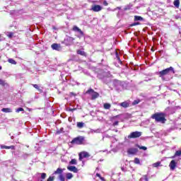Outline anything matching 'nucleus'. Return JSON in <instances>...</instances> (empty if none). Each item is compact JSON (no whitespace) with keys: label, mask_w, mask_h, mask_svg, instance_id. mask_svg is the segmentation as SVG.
I'll return each instance as SVG.
<instances>
[{"label":"nucleus","mask_w":181,"mask_h":181,"mask_svg":"<svg viewBox=\"0 0 181 181\" xmlns=\"http://www.w3.org/2000/svg\"><path fill=\"white\" fill-rule=\"evenodd\" d=\"M152 119H155L156 122H160V124H165L167 121L166 113L165 112H156L151 117Z\"/></svg>","instance_id":"nucleus-1"},{"label":"nucleus","mask_w":181,"mask_h":181,"mask_svg":"<svg viewBox=\"0 0 181 181\" xmlns=\"http://www.w3.org/2000/svg\"><path fill=\"white\" fill-rule=\"evenodd\" d=\"M170 73H173V74H175V69H173V66H170L169 68H167L165 69H163L158 72L159 77L163 78L165 76H169Z\"/></svg>","instance_id":"nucleus-2"},{"label":"nucleus","mask_w":181,"mask_h":181,"mask_svg":"<svg viewBox=\"0 0 181 181\" xmlns=\"http://www.w3.org/2000/svg\"><path fill=\"white\" fill-rule=\"evenodd\" d=\"M85 138L83 136H78L77 137L74 138L71 144L72 145H83L84 144Z\"/></svg>","instance_id":"nucleus-3"},{"label":"nucleus","mask_w":181,"mask_h":181,"mask_svg":"<svg viewBox=\"0 0 181 181\" xmlns=\"http://www.w3.org/2000/svg\"><path fill=\"white\" fill-rule=\"evenodd\" d=\"M86 94H91V100H96V98L100 97V93L95 92L93 88H89L86 92Z\"/></svg>","instance_id":"nucleus-4"},{"label":"nucleus","mask_w":181,"mask_h":181,"mask_svg":"<svg viewBox=\"0 0 181 181\" xmlns=\"http://www.w3.org/2000/svg\"><path fill=\"white\" fill-rule=\"evenodd\" d=\"M74 37H67L62 42L63 45H65V46H71L74 43Z\"/></svg>","instance_id":"nucleus-5"},{"label":"nucleus","mask_w":181,"mask_h":181,"mask_svg":"<svg viewBox=\"0 0 181 181\" xmlns=\"http://www.w3.org/2000/svg\"><path fill=\"white\" fill-rule=\"evenodd\" d=\"M142 135V132H133L132 133H130V134L128 136V139H135L136 138H139L140 136H141Z\"/></svg>","instance_id":"nucleus-6"},{"label":"nucleus","mask_w":181,"mask_h":181,"mask_svg":"<svg viewBox=\"0 0 181 181\" xmlns=\"http://www.w3.org/2000/svg\"><path fill=\"white\" fill-rule=\"evenodd\" d=\"M79 160H83L84 158H90V153L87 151H82L78 154Z\"/></svg>","instance_id":"nucleus-7"},{"label":"nucleus","mask_w":181,"mask_h":181,"mask_svg":"<svg viewBox=\"0 0 181 181\" xmlns=\"http://www.w3.org/2000/svg\"><path fill=\"white\" fill-rule=\"evenodd\" d=\"M103 7L97 4L92 6L90 11H93V12H100V11H102Z\"/></svg>","instance_id":"nucleus-8"},{"label":"nucleus","mask_w":181,"mask_h":181,"mask_svg":"<svg viewBox=\"0 0 181 181\" xmlns=\"http://www.w3.org/2000/svg\"><path fill=\"white\" fill-rule=\"evenodd\" d=\"M52 50H57V52H60L62 50V45L60 44L54 43L51 45Z\"/></svg>","instance_id":"nucleus-9"},{"label":"nucleus","mask_w":181,"mask_h":181,"mask_svg":"<svg viewBox=\"0 0 181 181\" xmlns=\"http://www.w3.org/2000/svg\"><path fill=\"white\" fill-rule=\"evenodd\" d=\"M127 153H129V155H136V153H138V148H130L127 150Z\"/></svg>","instance_id":"nucleus-10"},{"label":"nucleus","mask_w":181,"mask_h":181,"mask_svg":"<svg viewBox=\"0 0 181 181\" xmlns=\"http://www.w3.org/2000/svg\"><path fill=\"white\" fill-rule=\"evenodd\" d=\"M177 163L175 160H172L169 164V168L170 170H175L176 169Z\"/></svg>","instance_id":"nucleus-11"},{"label":"nucleus","mask_w":181,"mask_h":181,"mask_svg":"<svg viewBox=\"0 0 181 181\" xmlns=\"http://www.w3.org/2000/svg\"><path fill=\"white\" fill-rule=\"evenodd\" d=\"M72 30L74 32H78V33H80V35L81 36H84V33L83 32V30H81V29H80L78 27H77L76 25H74L72 28Z\"/></svg>","instance_id":"nucleus-12"},{"label":"nucleus","mask_w":181,"mask_h":181,"mask_svg":"<svg viewBox=\"0 0 181 181\" xmlns=\"http://www.w3.org/2000/svg\"><path fill=\"white\" fill-rule=\"evenodd\" d=\"M67 169L70 172H74V173H77V172H78V169H77L76 166H73V165L68 166Z\"/></svg>","instance_id":"nucleus-13"},{"label":"nucleus","mask_w":181,"mask_h":181,"mask_svg":"<svg viewBox=\"0 0 181 181\" xmlns=\"http://www.w3.org/2000/svg\"><path fill=\"white\" fill-rule=\"evenodd\" d=\"M120 107H122L123 108H128L129 107V101H124L123 103H121L119 104Z\"/></svg>","instance_id":"nucleus-14"},{"label":"nucleus","mask_w":181,"mask_h":181,"mask_svg":"<svg viewBox=\"0 0 181 181\" xmlns=\"http://www.w3.org/2000/svg\"><path fill=\"white\" fill-rule=\"evenodd\" d=\"M77 54H79L80 56H83V57H87V53L84 51H81L80 49H78L76 51Z\"/></svg>","instance_id":"nucleus-15"},{"label":"nucleus","mask_w":181,"mask_h":181,"mask_svg":"<svg viewBox=\"0 0 181 181\" xmlns=\"http://www.w3.org/2000/svg\"><path fill=\"white\" fill-rule=\"evenodd\" d=\"M1 149H12L15 151V146H1Z\"/></svg>","instance_id":"nucleus-16"},{"label":"nucleus","mask_w":181,"mask_h":181,"mask_svg":"<svg viewBox=\"0 0 181 181\" xmlns=\"http://www.w3.org/2000/svg\"><path fill=\"white\" fill-rule=\"evenodd\" d=\"M54 175H63V169L57 168L56 171H54Z\"/></svg>","instance_id":"nucleus-17"},{"label":"nucleus","mask_w":181,"mask_h":181,"mask_svg":"<svg viewBox=\"0 0 181 181\" xmlns=\"http://www.w3.org/2000/svg\"><path fill=\"white\" fill-rule=\"evenodd\" d=\"M173 5H174V6H175V8H179V6H180V1L175 0L173 2Z\"/></svg>","instance_id":"nucleus-18"},{"label":"nucleus","mask_w":181,"mask_h":181,"mask_svg":"<svg viewBox=\"0 0 181 181\" xmlns=\"http://www.w3.org/2000/svg\"><path fill=\"white\" fill-rule=\"evenodd\" d=\"M103 108L105 110H110V108H111V104H110V103H105L103 105Z\"/></svg>","instance_id":"nucleus-19"},{"label":"nucleus","mask_w":181,"mask_h":181,"mask_svg":"<svg viewBox=\"0 0 181 181\" xmlns=\"http://www.w3.org/2000/svg\"><path fill=\"white\" fill-rule=\"evenodd\" d=\"M2 112H12V110L9 107L1 109Z\"/></svg>","instance_id":"nucleus-20"},{"label":"nucleus","mask_w":181,"mask_h":181,"mask_svg":"<svg viewBox=\"0 0 181 181\" xmlns=\"http://www.w3.org/2000/svg\"><path fill=\"white\" fill-rule=\"evenodd\" d=\"M76 126H77L78 128L81 129L84 127V122H77Z\"/></svg>","instance_id":"nucleus-21"},{"label":"nucleus","mask_w":181,"mask_h":181,"mask_svg":"<svg viewBox=\"0 0 181 181\" xmlns=\"http://www.w3.org/2000/svg\"><path fill=\"white\" fill-rule=\"evenodd\" d=\"M33 87H34V88H36V90H37L40 93H42V89H40V88L39 87V85L37 84H32Z\"/></svg>","instance_id":"nucleus-22"},{"label":"nucleus","mask_w":181,"mask_h":181,"mask_svg":"<svg viewBox=\"0 0 181 181\" xmlns=\"http://www.w3.org/2000/svg\"><path fill=\"white\" fill-rule=\"evenodd\" d=\"M137 21H144V18L141 17L140 16H135L134 21L136 22Z\"/></svg>","instance_id":"nucleus-23"},{"label":"nucleus","mask_w":181,"mask_h":181,"mask_svg":"<svg viewBox=\"0 0 181 181\" xmlns=\"http://www.w3.org/2000/svg\"><path fill=\"white\" fill-rule=\"evenodd\" d=\"M0 86L5 87V86H8V83H6L5 81L2 79H0Z\"/></svg>","instance_id":"nucleus-24"},{"label":"nucleus","mask_w":181,"mask_h":181,"mask_svg":"<svg viewBox=\"0 0 181 181\" xmlns=\"http://www.w3.org/2000/svg\"><path fill=\"white\" fill-rule=\"evenodd\" d=\"M73 174L71 173H66V179L67 180H70V179H72Z\"/></svg>","instance_id":"nucleus-25"},{"label":"nucleus","mask_w":181,"mask_h":181,"mask_svg":"<svg viewBox=\"0 0 181 181\" xmlns=\"http://www.w3.org/2000/svg\"><path fill=\"white\" fill-rule=\"evenodd\" d=\"M8 63H10L11 64H16V61H15V59L10 58L8 59Z\"/></svg>","instance_id":"nucleus-26"},{"label":"nucleus","mask_w":181,"mask_h":181,"mask_svg":"<svg viewBox=\"0 0 181 181\" xmlns=\"http://www.w3.org/2000/svg\"><path fill=\"white\" fill-rule=\"evenodd\" d=\"M141 103V100L137 99L133 101L132 105H136Z\"/></svg>","instance_id":"nucleus-27"},{"label":"nucleus","mask_w":181,"mask_h":181,"mask_svg":"<svg viewBox=\"0 0 181 181\" xmlns=\"http://www.w3.org/2000/svg\"><path fill=\"white\" fill-rule=\"evenodd\" d=\"M69 163H70V165H77V160H76V158H74V159L71 160Z\"/></svg>","instance_id":"nucleus-28"},{"label":"nucleus","mask_w":181,"mask_h":181,"mask_svg":"<svg viewBox=\"0 0 181 181\" xmlns=\"http://www.w3.org/2000/svg\"><path fill=\"white\" fill-rule=\"evenodd\" d=\"M59 179L60 181H64L66 180V178H64V175H63V174H61L59 175Z\"/></svg>","instance_id":"nucleus-29"},{"label":"nucleus","mask_w":181,"mask_h":181,"mask_svg":"<svg viewBox=\"0 0 181 181\" xmlns=\"http://www.w3.org/2000/svg\"><path fill=\"white\" fill-rule=\"evenodd\" d=\"M158 166H160V162L154 163L153 164V168H158Z\"/></svg>","instance_id":"nucleus-30"},{"label":"nucleus","mask_w":181,"mask_h":181,"mask_svg":"<svg viewBox=\"0 0 181 181\" xmlns=\"http://www.w3.org/2000/svg\"><path fill=\"white\" fill-rule=\"evenodd\" d=\"M176 156H181V151H177L175 153L174 158L176 157Z\"/></svg>","instance_id":"nucleus-31"},{"label":"nucleus","mask_w":181,"mask_h":181,"mask_svg":"<svg viewBox=\"0 0 181 181\" xmlns=\"http://www.w3.org/2000/svg\"><path fill=\"white\" fill-rule=\"evenodd\" d=\"M134 162L136 163V165H139V163H141V160H139V158H135Z\"/></svg>","instance_id":"nucleus-32"},{"label":"nucleus","mask_w":181,"mask_h":181,"mask_svg":"<svg viewBox=\"0 0 181 181\" xmlns=\"http://www.w3.org/2000/svg\"><path fill=\"white\" fill-rule=\"evenodd\" d=\"M138 146V148H139V149H142L143 151H146V149H148V148H146V146H139V145H138L137 146Z\"/></svg>","instance_id":"nucleus-33"},{"label":"nucleus","mask_w":181,"mask_h":181,"mask_svg":"<svg viewBox=\"0 0 181 181\" xmlns=\"http://www.w3.org/2000/svg\"><path fill=\"white\" fill-rule=\"evenodd\" d=\"M138 25H141V23L136 22V23H133L130 24V27L132 28V26H137Z\"/></svg>","instance_id":"nucleus-34"},{"label":"nucleus","mask_w":181,"mask_h":181,"mask_svg":"<svg viewBox=\"0 0 181 181\" xmlns=\"http://www.w3.org/2000/svg\"><path fill=\"white\" fill-rule=\"evenodd\" d=\"M8 37H9L10 39H11V37H13V33L12 32H9L7 35Z\"/></svg>","instance_id":"nucleus-35"},{"label":"nucleus","mask_w":181,"mask_h":181,"mask_svg":"<svg viewBox=\"0 0 181 181\" xmlns=\"http://www.w3.org/2000/svg\"><path fill=\"white\" fill-rule=\"evenodd\" d=\"M21 111H25V110L23 107H18L16 109V112H21Z\"/></svg>","instance_id":"nucleus-36"},{"label":"nucleus","mask_w":181,"mask_h":181,"mask_svg":"<svg viewBox=\"0 0 181 181\" xmlns=\"http://www.w3.org/2000/svg\"><path fill=\"white\" fill-rule=\"evenodd\" d=\"M46 176H47L46 173H42L41 174V179H42V180L46 179Z\"/></svg>","instance_id":"nucleus-37"},{"label":"nucleus","mask_w":181,"mask_h":181,"mask_svg":"<svg viewBox=\"0 0 181 181\" xmlns=\"http://www.w3.org/2000/svg\"><path fill=\"white\" fill-rule=\"evenodd\" d=\"M54 180V177L49 176L47 181H53Z\"/></svg>","instance_id":"nucleus-38"},{"label":"nucleus","mask_w":181,"mask_h":181,"mask_svg":"<svg viewBox=\"0 0 181 181\" xmlns=\"http://www.w3.org/2000/svg\"><path fill=\"white\" fill-rule=\"evenodd\" d=\"M141 179H144V181H148V175H144Z\"/></svg>","instance_id":"nucleus-39"},{"label":"nucleus","mask_w":181,"mask_h":181,"mask_svg":"<svg viewBox=\"0 0 181 181\" xmlns=\"http://www.w3.org/2000/svg\"><path fill=\"white\" fill-rule=\"evenodd\" d=\"M118 124H119V122L116 121L113 123V127H117V125H118Z\"/></svg>","instance_id":"nucleus-40"},{"label":"nucleus","mask_w":181,"mask_h":181,"mask_svg":"<svg viewBox=\"0 0 181 181\" xmlns=\"http://www.w3.org/2000/svg\"><path fill=\"white\" fill-rule=\"evenodd\" d=\"M116 57L117 60H119V62H121V59H119V57L118 56V53H116Z\"/></svg>","instance_id":"nucleus-41"},{"label":"nucleus","mask_w":181,"mask_h":181,"mask_svg":"<svg viewBox=\"0 0 181 181\" xmlns=\"http://www.w3.org/2000/svg\"><path fill=\"white\" fill-rule=\"evenodd\" d=\"M59 134H62V132L60 130H57L56 134L59 135Z\"/></svg>","instance_id":"nucleus-42"},{"label":"nucleus","mask_w":181,"mask_h":181,"mask_svg":"<svg viewBox=\"0 0 181 181\" xmlns=\"http://www.w3.org/2000/svg\"><path fill=\"white\" fill-rule=\"evenodd\" d=\"M96 176H97V177H99V179H100V177H101V175L98 173H96Z\"/></svg>","instance_id":"nucleus-43"},{"label":"nucleus","mask_w":181,"mask_h":181,"mask_svg":"<svg viewBox=\"0 0 181 181\" xmlns=\"http://www.w3.org/2000/svg\"><path fill=\"white\" fill-rule=\"evenodd\" d=\"M118 117H119V115H116V116L112 117L111 119H114L115 118H118Z\"/></svg>","instance_id":"nucleus-44"},{"label":"nucleus","mask_w":181,"mask_h":181,"mask_svg":"<svg viewBox=\"0 0 181 181\" xmlns=\"http://www.w3.org/2000/svg\"><path fill=\"white\" fill-rule=\"evenodd\" d=\"M103 4L105 5V6H107L108 5V3L107 1H104Z\"/></svg>","instance_id":"nucleus-45"},{"label":"nucleus","mask_w":181,"mask_h":181,"mask_svg":"<svg viewBox=\"0 0 181 181\" xmlns=\"http://www.w3.org/2000/svg\"><path fill=\"white\" fill-rule=\"evenodd\" d=\"M100 179V180H102V181H105V178H104L103 177H101Z\"/></svg>","instance_id":"nucleus-46"},{"label":"nucleus","mask_w":181,"mask_h":181,"mask_svg":"<svg viewBox=\"0 0 181 181\" xmlns=\"http://www.w3.org/2000/svg\"><path fill=\"white\" fill-rule=\"evenodd\" d=\"M76 108L70 109V111H75Z\"/></svg>","instance_id":"nucleus-47"},{"label":"nucleus","mask_w":181,"mask_h":181,"mask_svg":"<svg viewBox=\"0 0 181 181\" xmlns=\"http://www.w3.org/2000/svg\"><path fill=\"white\" fill-rule=\"evenodd\" d=\"M53 29H54L56 30L57 28H56V27H53Z\"/></svg>","instance_id":"nucleus-48"},{"label":"nucleus","mask_w":181,"mask_h":181,"mask_svg":"<svg viewBox=\"0 0 181 181\" xmlns=\"http://www.w3.org/2000/svg\"><path fill=\"white\" fill-rule=\"evenodd\" d=\"M0 70H2V66H0Z\"/></svg>","instance_id":"nucleus-49"},{"label":"nucleus","mask_w":181,"mask_h":181,"mask_svg":"<svg viewBox=\"0 0 181 181\" xmlns=\"http://www.w3.org/2000/svg\"><path fill=\"white\" fill-rule=\"evenodd\" d=\"M122 170H124V168H122Z\"/></svg>","instance_id":"nucleus-50"}]
</instances>
